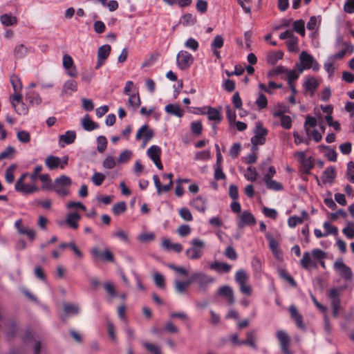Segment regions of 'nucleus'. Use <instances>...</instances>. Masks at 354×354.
Segmentation results:
<instances>
[{"label":"nucleus","mask_w":354,"mask_h":354,"mask_svg":"<svg viewBox=\"0 0 354 354\" xmlns=\"http://www.w3.org/2000/svg\"><path fill=\"white\" fill-rule=\"evenodd\" d=\"M334 268L338 275L344 280V284L339 288H333V317L340 314L342 308L339 305V300L336 296L339 294V290H342L348 287L353 279L351 269L344 263L342 259H337L333 264Z\"/></svg>","instance_id":"f257e3e1"},{"label":"nucleus","mask_w":354,"mask_h":354,"mask_svg":"<svg viewBox=\"0 0 354 354\" xmlns=\"http://www.w3.org/2000/svg\"><path fill=\"white\" fill-rule=\"evenodd\" d=\"M314 113L322 129L325 122L329 127H332V106L321 105L320 108L315 107Z\"/></svg>","instance_id":"f03ea898"},{"label":"nucleus","mask_w":354,"mask_h":354,"mask_svg":"<svg viewBox=\"0 0 354 354\" xmlns=\"http://www.w3.org/2000/svg\"><path fill=\"white\" fill-rule=\"evenodd\" d=\"M72 185L71 179L65 175L56 178L51 188L59 196H67L69 194L68 188Z\"/></svg>","instance_id":"7ed1b4c3"},{"label":"nucleus","mask_w":354,"mask_h":354,"mask_svg":"<svg viewBox=\"0 0 354 354\" xmlns=\"http://www.w3.org/2000/svg\"><path fill=\"white\" fill-rule=\"evenodd\" d=\"M249 275L243 269L239 270L234 276L236 283L239 286L241 293L245 295L252 294V287L248 284Z\"/></svg>","instance_id":"20e7f679"},{"label":"nucleus","mask_w":354,"mask_h":354,"mask_svg":"<svg viewBox=\"0 0 354 354\" xmlns=\"http://www.w3.org/2000/svg\"><path fill=\"white\" fill-rule=\"evenodd\" d=\"M300 63L297 64L299 73H302L304 69L313 68L314 71L318 70V64L313 56L303 51L299 55Z\"/></svg>","instance_id":"39448f33"},{"label":"nucleus","mask_w":354,"mask_h":354,"mask_svg":"<svg viewBox=\"0 0 354 354\" xmlns=\"http://www.w3.org/2000/svg\"><path fill=\"white\" fill-rule=\"evenodd\" d=\"M268 130L264 128L261 122H257L254 131V136L251 138L252 149H256L258 145H263L266 142V136L268 135Z\"/></svg>","instance_id":"423d86ee"},{"label":"nucleus","mask_w":354,"mask_h":354,"mask_svg":"<svg viewBox=\"0 0 354 354\" xmlns=\"http://www.w3.org/2000/svg\"><path fill=\"white\" fill-rule=\"evenodd\" d=\"M194 282L198 285L200 292H206L208 286L214 281V279L209 277L202 272H196L194 273Z\"/></svg>","instance_id":"0eeeda50"},{"label":"nucleus","mask_w":354,"mask_h":354,"mask_svg":"<svg viewBox=\"0 0 354 354\" xmlns=\"http://www.w3.org/2000/svg\"><path fill=\"white\" fill-rule=\"evenodd\" d=\"M335 47L339 49V51L333 55V59H342L347 53L351 54L353 50V46L344 41L341 37L337 39Z\"/></svg>","instance_id":"6e6552de"},{"label":"nucleus","mask_w":354,"mask_h":354,"mask_svg":"<svg viewBox=\"0 0 354 354\" xmlns=\"http://www.w3.org/2000/svg\"><path fill=\"white\" fill-rule=\"evenodd\" d=\"M193 62V56L187 51L180 50L177 55V65L181 70L187 69L192 64Z\"/></svg>","instance_id":"1a4fd4ad"},{"label":"nucleus","mask_w":354,"mask_h":354,"mask_svg":"<svg viewBox=\"0 0 354 354\" xmlns=\"http://www.w3.org/2000/svg\"><path fill=\"white\" fill-rule=\"evenodd\" d=\"M153 131L149 128L148 124H144L137 131L136 138L138 140L142 139L143 147H145L146 144L153 138Z\"/></svg>","instance_id":"9d476101"},{"label":"nucleus","mask_w":354,"mask_h":354,"mask_svg":"<svg viewBox=\"0 0 354 354\" xmlns=\"http://www.w3.org/2000/svg\"><path fill=\"white\" fill-rule=\"evenodd\" d=\"M111 50V47L109 44H105L100 46L97 50V62L95 66V68L98 69L101 67L108 58Z\"/></svg>","instance_id":"9b49d317"},{"label":"nucleus","mask_w":354,"mask_h":354,"mask_svg":"<svg viewBox=\"0 0 354 354\" xmlns=\"http://www.w3.org/2000/svg\"><path fill=\"white\" fill-rule=\"evenodd\" d=\"M17 232L20 234L26 235L30 241H33L35 237V232L33 229L24 226L22 223V220H17L15 223Z\"/></svg>","instance_id":"f8f14e48"},{"label":"nucleus","mask_w":354,"mask_h":354,"mask_svg":"<svg viewBox=\"0 0 354 354\" xmlns=\"http://www.w3.org/2000/svg\"><path fill=\"white\" fill-rule=\"evenodd\" d=\"M92 255L95 259H101L104 261L113 262V254L109 250H105L103 252L100 251L97 248H93L91 250Z\"/></svg>","instance_id":"ddd939ff"},{"label":"nucleus","mask_w":354,"mask_h":354,"mask_svg":"<svg viewBox=\"0 0 354 354\" xmlns=\"http://www.w3.org/2000/svg\"><path fill=\"white\" fill-rule=\"evenodd\" d=\"M255 224L256 219L254 216L248 211L243 212L239 217V227H243L245 225H254Z\"/></svg>","instance_id":"4468645a"},{"label":"nucleus","mask_w":354,"mask_h":354,"mask_svg":"<svg viewBox=\"0 0 354 354\" xmlns=\"http://www.w3.org/2000/svg\"><path fill=\"white\" fill-rule=\"evenodd\" d=\"M77 91V83L74 80H67L62 86L61 96H71Z\"/></svg>","instance_id":"2eb2a0df"},{"label":"nucleus","mask_w":354,"mask_h":354,"mask_svg":"<svg viewBox=\"0 0 354 354\" xmlns=\"http://www.w3.org/2000/svg\"><path fill=\"white\" fill-rule=\"evenodd\" d=\"M246 338L245 339L241 340V343L243 345H246L254 350L258 349V346L257 344V335L256 330H251L246 333L245 334Z\"/></svg>","instance_id":"dca6fc26"},{"label":"nucleus","mask_w":354,"mask_h":354,"mask_svg":"<svg viewBox=\"0 0 354 354\" xmlns=\"http://www.w3.org/2000/svg\"><path fill=\"white\" fill-rule=\"evenodd\" d=\"M205 245H192L186 250V255L190 259H197L201 257L203 254Z\"/></svg>","instance_id":"f3484780"},{"label":"nucleus","mask_w":354,"mask_h":354,"mask_svg":"<svg viewBox=\"0 0 354 354\" xmlns=\"http://www.w3.org/2000/svg\"><path fill=\"white\" fill-rule=\"evenodd\" d=\"M289 312L291 319L295 322L297 327L301 329H305V325L303 322V316L298 312L294 305L289 307Z\"/></svg>","instance_id":"a211bd4d"},{"label":"nucleus","mask_w":354,"mask_h":354,"mask_svg":"<svg viewBox=\"0 0 354 354\" xmlns=\"http://www.w3.org/2000/svg\"><path fill=\"white\" fill-rule=\"evenodd\" d=\"M218 293L224 297L230 305H232L234 303L235 299L233 290L230 286H223L221 287L218 290Z\"/></svg>","instance_id":"6ab92c4d"},{"label":"nucleus","mask_w":354,"mask_h":354,"mask_svg":"<svg viewBox=\"0 0 354 354\" xmlns=\"http://www.w3.org/2000/svg\"><path fill=\"white\" fill-rule=\"evenodd\" d=\"M297 154L301 162V169L305 173H309L310 170L313 167V162L311 158H306V154L304 151H300Z\"/></svg>","instance_id":"aec40b11"},{"label":"nucleus","mask_w":354,"mask_h":354,"mask_svg":"<svg viewBox=\"0 0 354 354\" xmlns=\"http://www.w3.org/2000/svg\"><path fill=\"white\" fill-rule=\"evenodd\" d=\"M301 266L304 269H309L310 268H315L317 266V261L313 258L309 252H305L303 257L300 260Z\"/></svg>","instance_id":"412c9836"},{"label":"nucleus","mask_w":354,"mask_h":354,"mask_svg":"<svg viewBox=\"0 0 354 354\" xmlns=\"http://www.w3.org/2000/svg\"><path fill=\"white\" fill-rule=\"evenodd\" d=\"M165 109L169 114L176 115L178 118H182L184 115V111L177 104H169L165 106Z\"/></svg>","instance_id":"4be33fe9"},{"label":"nucleus","mask_w":354,"mask_h":354,"mask_svg":"<svg viewBox=\"0 0 354 354\" xmlns=\"http://www.w3.org/2000/svg\"><path fill=\"white\" fill-rule=\"evenodd\" d=\"M17 333V323L14 320L7 322L5 328V335L7 339H12Z\"/></svg>","instance_id":"5701e85b"},{"label":"nucleus","mask_w":354,"mask_h":354,"mask_svg":"<svg viewBox=\"0 0 354 354\" xmlns=\"http://www.w3.org/2000/svg\"><path fill=\"white\" fill-rule=\"evenodd\" d=\"M82 125L84 130L91 131L94 129H96L99 127V125L97 123L93 121L88 115H86L82 119Z\"/></svg>","instance_id":"b1692460"},{"label":"nucleus","mask_w":354,"mask_h":354,"mask_svg":"<svg viewBox=\"0 0 354 354\" xmlns=\"http://www.w3.org/2000/svg\"><path fill=\"white\" fill-rule=\"evenodd\" d=\"M1 24L5 26H11L17 24V18L10 14H3L0 17Z\"/></svg>","instance_id":"393cba45"},{"label":"nucleus","mask_w":354,"mask_h":354,"mask_svg":"<svg viewBox=\"0 0 354 354\" xmlns=\"http://www.w3.org/2000/svg\"><path fill=\"white\" fill-rule=\"evenodd\" d=\"M80 218L79 213L71 212L67 215L66 223L73 229H77L78 227L77 221Z\"/></svg>","instance_id":"a878e982"},{"label":"nucleus","mask_w":354,"mask_h":354,"mask_svg":"<svg viewBox=\"0 0 354 354\" xmlns=\"http://www.w3.org/2000/svg\"><path fill=\"white\" fill-rule=\"evenodd\" d=\"M76 138V133L74 131H67L64 134L59 136V143L63 142L66 145H70L74 142Z\"/></svg>","instance_id":"bb28decb"},{"label":"nucleus","mask_w":354,"mask_h":354,"mask_svg":"<svg viewBox=\"0 0 354 354\" xmlns=\"http://www.w3.org/2000/svg\"><path fill=\"white\" fill-rule=\"evenodd\" d=\"M332 233V224L330 221H326L324 224V232L321 230L315 229L314 231L315 235L318 237H324Z\"/></svg>","instance_id":"cd10ccee"},{"label":"nucleus","mask_w":354,"mask_h":354,"mask_svg":"<svg viewBox=\"0 0 354 354\" xmlns=\"http://www.w3.org/2000/svg\"><path fill=\"white\" fill-rule=\"evenodd\" d=\"M64 313L70 315H77L80 313V308L77 304L65 303L63 305Z\"/></svg>","instance_id":"c85d7f7f"},{"label":"nucleus","mask_w":354,"mask_h":354,"mask_svg":"<svg viewBox=\"0 0 354 354\" xmlns=\"http://www.w3.org/2000/svg\"><path fill=\"white\" fill-rule=\"evenodd\" d=\"M45 163L49 169L53 170L59 166L61 159L57 156H49L46 158Z\"/></svg>","instance_id":"c756f323"},{"label":"nucleus","mask_w":354,"mask_h":354,"mask_svg":"<svg viewBox=\"0 0 354 354\" xmlns=\"http://www.w3.org/2000/svg\"><path fill=\"white\" fill-rule=\"evenodd\" d=\"M191 205L199 212H205L206 209L205 200L201 196H197L191 202Z\"/></svg>","instance_id":"7c9ffc66"},{"label":"nucleus","mask_w":354,"mask_h":354,"mask_svg":"<svg viewBox=\"0 0 354 354\" xmlns=\"http://www.w3.org/2000/svg\"><path fill=\"white\" fill-rule=\"evenodd\" d=\"M266 237L268 243H279L282 241L281 234L276 230L268 232L266 234Z\"/></svg>","instance_id":"2f4dec72"},{"label":"nucleus","mask_w":354,"mask_h":354,"mask_svg":"<svg viewBox=\"0 0 354 354\" xmlns=\"http://www.w3.org/2000/svg\"><path fill=\"white\" fill-rule=\"evenodd\" d=\"M210 268L220 272H229L231 269V266L225 263H220L215 261L210 265Z\"/></svg>","instance_id":"473e14b6"},{"label":"nucleus","mask_w":354,"mask_h":354,"mask_svg":"<svg viewBox=\"0 0 354 354\" xmlns=\"http://www.w3.org/2000/svg\"><path fill=\"white\" fill-rule=\"evenodd\" d=\"M147 155L153 161L160 158L161 149L156 145L150 147L147 150Z\"/></svg>","instance_id":"72a5a7b5"},{"label":"nucleus","mask_w":354,"mask_h":354,"mask_svg":"<svg viewBox=\"0 0 354 354\" xmlns=\"http://www.w3.org/2000/svg\"><path fill=\"white\" fill-rule=\"evenodd\" d=\"M207 114L209 120H214L216 123H219L222 120L220 112L214 108L209 107Z\"/></svg>","instance_id":"f704fd0d"},{"label":"nucleus","mask_w":354,"mask_h":354,"mask_svg":"<svg viewBox=\"0 0 354 354\" xmlns=\"http://www.w3.org/2000/svg\"><path fill=\"white\" fill-rule=\"evenodd\" d=\"M316 307L318 308V310L324 314V328L325 330L327 333H330V320L329 318L326 316V313L327 311L326 306L321 304L320 303L317 304Z\"/></svg>","instance_id":"c9c22d12"},{"label":"nucleus","mask_w":354,"mask_h":354,"mask_svg":"<svg viewBox=\"0 0 354 354\" xmlns=\"http://www.w3.org/2000/svg\"><path fill=\"white\" fill-rule=\"evenodd\" d=\"M16 168L17 165L12 164L6 169L5 178L6 181L10 184L12 183L15 180L14 172Z\"/></svg>","instance_id":"e433bc0d"},{"label":"nucleus","mask_w":354,"mask_h":354,"mask_svg":"<svg viewBox=\"0 0 354 354\" xmlns=\"http://www.w3.org/2000/svg\"><path fill=\"white\" fill-rule=\"evenodd\" d=\"M293 30L302 37L305 35V22L302 19L297 20L293 23Z\"/></svg>","instance_id":"4c0bfd02"},{"label":"nucleus","mask_w":354,"mask_h":354,"mask_svg":"<svg viewBox=\"0 0 354 354\" xmlns=\"http://www.w3.org/2000/svg\"><path fill=\"white\" fill-rule=\"evenodd\" d=\"M266 187L268 189L274 190V191H281L283 189V185L274 180H269L268 181H264Z\"/></svg>","instance_id":"58836bf2"},{"label":"nucleus","mask_w":354,"mask_h":354,"mask_svg":"<svg viewBox=\"0 0 354 354\" xmlns=\"http://www.w3.org/2000/svg\"><path fill=\"white\" fill-rule=\"evenodd\" d=\"M28 53V48L22 44L17 45L14 50L17 58H23Z\"/></svg>","instance_id":"ea45409f"},{"label":"nucleus","mask_w":354,"mask_h":354,"mask_svg":"<svg viewBox=\"0 0 354 354\" xmlns=\"http://www.w3.org/2000/svg\"><path fill=\"white\" fill-rule=\"evenodd\" d=\"M297 44L298 39L295 36L286 41L287 47L290 52H297L299 50Z\"/></svg>","instance_id":"a19ab883"},{"label":"nucleus","mask_w":354,"mask_h":354,"mask_svg":"<svg viewBox=\"0 0 354 354\" xmlns=\"http://www.w3.org/2000/svg\"><path fill=\"white\" fill-rule=\"evenodd\" d=\"M283 53L281 51L272 52L268 55L267 61L269 64H275L276 62L283 58Z\"/></svg>","instance_id":"79ce46f5"},{"label":"nucleus","mask_w":354,"mask_h":354,"mask_svg":"<svg viewBox=\"0 0 354 354\" xmlns=\"http://www.w3.org/2000/svg\"><path fill=\"white\" fill-rule=\"evenodd\" d=\"M277 337L281 346L283 345L285 347L286 345H289L290 338L286 332L283 330H279L277 333Z\"/></svg>","instance_id":"37998d69"},{"label":"nucleus","mask_w":354,"mask_h":354,"mask_svg":"<svg viewBox=\"0 0 354 354\" xmlns=\"http://www.w3.org/2000/svg\"><path fill=\"white\" fill-rule=\"evenodd\" d=\"M304 86L306 91L313 93L318 86V83L315 78H309L306 80Z\"/></svg>","instance_id":"c03bdc74"},{"label":"nucleus","mask_w":354,"mask_h":354,"mask_svg":"<svg viewBox=\"0 0 354 354\" xmlns=\"http://www.w3.org/2000/svg\"><path fill=\"white\" fill-rule=\"evenodd\" d=\"M113 212L115 215H120L124 213L127 209L126 203L122 201L115 204L113 206Z\"/></svg>","instance_id":"a18cd8bd"},{"label":"nucleus","mask_w":354,"mask_h":354,"mask_svg":"<svg viewBox=\"0 0 354 354\" xmlns=\"http://www.w3.org/2000/svg\"><path fill=\"white\" fill-rule=\"evenodd\" d=\"M174 289L176 292L178 294L183 295L186 294L187 292V289L183 283V281H180L179 279H176L174 281Z\"/></svg>","instance_id":"49530a36"},{"label":"nucleus","mask_w":354,"mask_h":354,"mask_svg":"<svg viewBox=\"0 0 354 354\" xmlns=\"http://www.w3.org/2000/svg\"><path fill=\"white\" fill-rule=\"evenodd\" d=\"M279 276L288 281L292 286L295 287L297 286V283L295 279L287 272L285 269H281L279 270Z\"/></svg>","instance_id":"de8ad7c7"},{"label":"nucleus","mask_w":354,"mask_h":354,"mask_svg":"<svg viewBox=\"0 0 354 354\" xmlns=\"http://www.w3.org/2000/svg\"><path fill=\"white\" fill-rule=\"evenodd\" d=\"M312 257L317 261H319L321 265L324 267V263L322 261V259L325 257V253L319 249L313 250L312 252Z\"/></svg>","instance_id":"09e8293b"},{"label":"nucleus","mask_w":354,"mask_h":354,"mask_svg":"<svg viewBox=\"0 0 354 354\" xmlns=\"http://www.w3.org/2000/svg\"><path fill=\"white\" fill-rule=\"evenodd\" d=\"M17 192H21L23 194H32L33 192H37L38 188L35 185H23L21 186L19 189H17Z\"/></svg>","instance_id":"8fccbe9b"},{"label":"nucleus","mask_w":354,"mask_h":354,"mask_svg":"<svg viewBox=\"0 0 354 354\" xmlns=\"http://www.w3.org/2000/svg\"><path fill=\"white\" fill-rule=\"evenodd\" d=\"M142 345L147 350L153 354H161L160 347L158 345H155L149 342H143Z\"/></svg>","instance_id":"3c124183"},{"label":"nucleus","mask_w":354,"mask_h":354,"mask_svg":"<svg viewBox=\"0 0 354 354\" xmlns=\"http://www.w3.org/2000/svg\"><path fill=\"white\" fill-rule=\"evenodd\" d=\"M257 106L259 109H263L267 107L268 105V100L266 95L263 93H260L259 97L256 100L255 102Z\"/></svg>","instance_id":"603ef678"},{"label":"nucleus","mask_w":354,"mask_h":354,"mask_svg":"<svg viewBox=\"0 0 354 354\" xmlns=\"http://www.w3.org/2000/svg\"><path fill=\"white\" fill-rule=\"evenodd\" d=\"M105 179V176L102 173L95 172L91 177V181L96 186H100L102 184Z\"/></svg>","instance_id":"864d4df0"},{"label":"nucleus","mask_w":354,"mask_h":354,"mask_svg":"<svg viewBox=\"0 0 354 354\" xmlns=\"http://www.w3.org/2000/svg\"><path fill=\"white\" fill-rule=\"evenodd\" d=\"M132 152L129 150L123 151L119 156L118 158V162L119 164H122L127 162L131 157Z\"/></svg>","instance_id":"5fc2aeb1"},{"label":"nucleus","mask_w":354,"mask_h":354,"mask_svg":"<svg viewBox=\"0 0 354 354\" xmlns=\"http://www.w3.org/2000/svg\"><path fill=\"white\" fill-rule=\"evenodd\" d=\"M155 239V234L153 232H146L140 234L138 240L140 242L153 241Z\"/></svg>","instance_id":"6e6d98bb"},{"label":"nucleus","mask_w":354,"mask_h":354,"mask_svg":"<svg viewBox=\"0 0 354 354\" xmlns=\"http://www.w3.org/2000/svg\"><path fill=\"white\" fill-rule=\"evenodd\" d=\"M128 102L129 105L133 106L135 109H136L138 106H140L141 104V101L140 99V96L138 94H133L129 95Z\"/></svg>","instance_id":"4d7b16f0"},{"label":"nucleus","mask_w":354,"mask_h":354,"mask_svg":"<svg viewBox=\"0 0 354 354\" xmlns=\"http://www.w3.org/2000/svg\"><path fill=\"white\" fill-rule=\"evenodd\" d=\"M323 184L330 183L332 182V167H329L324 172L321 177Z\"/></svg>","instance_id":"13d9d810"},{"label":"nucleus","mask_w":354,"mask_h":354,"mask_svg":"<svg viewBox=\"0 0 354 354\" xmlns=\"http://www.w3.org/2000/svg\"><path fill=\"white\" fill-rule=\"evenodd\" d=\"M17 139L22 143H28L30 140V133L26 131H19L17 135Z\"/></svg>","instance_id":"bf43d9fd"},{"label":"nucleus","mask_w":354,"mask_h":354,"mask_svg":"<svg viewBox=\"0 0 354 354\" xmlns=\"http://www.w3.org/2000/svg\"><path fill=\"white\" fill-rule=\"evenodd\" d=\"M97 151L100 153H102L105 151L107 145L106 138L103 136H100L97 138Z\"/></svg>","instance_id":"052dcab7"},{"label":"nucleus","mask_w":354,"mask_h":354,"mask_svg":"<svg viewBox=\"0 0 354 354\" xmlns=\"http://www.w3.org/2000/svg\"><path fill=\"white\" fill-rule=\"evenodd\" d=\"M179 214L181 216V218L186 221H191L193 220L192 214L188 208H181L179 210Z\"/></svg>","instance_id":"680f3d73"},{"label":"nucleus","mask_w":354,"mask_h":354,"mask_svg":"<svg viewBox=\"0 0 354 354\" xmlns=\"http://www.w3.org/2000/svg\"><path fill=\"white\" fill-rule=\"evenodd\" d=\"M211 157L210 151L209 150H204L198 151L196 153L194 160H207Z\"/></svg>","instance_id":"e2e57ef3"},{"label":"nucleus","mask_w":354,"mask_h":354,"mask_svg":"<svg viewBox=\"0 0 354 354\" xmlns=\"http://www.w3.org/2000/svg\"><path fill=\"white\" fill-rule=\"evenodd\" d=\"M13 108L19 115H26L28 112L27 106L23 102L18 104H14Z\"/></svg>","instance_id":"0e129e2a"},{"label":"nucleus","mask_w":354,"mask_h":354,"mask_svg":"<svg viewBox=\"0 0 354 354\" xmlns=\"http://www.w3.org/2000/svg\"><path fill=\"white\" fill-rule=\"evenodd\" d=\"M241 150V146L240 143H234L230 148L229 153L232 158H236L239 156Z\"/></svg>","instance_id":"69168bd1"},{"label":"nucleus","mask_w":354,"mask_h":354,"mask_svg":"<svg viewBox=\"0 0 354 354\" xmlns=\"http://www.w3.org/2000/svg\"><path fill=\"white\" fill-rule=\"evenodd\" d=\"M183 24L184 26L194 25L196 21V18L190 13L185 14L183 16Z\"/></svg>","instance_id":"338daca9"},{"label":"nucleus","mask_w":354,"mask_h":354,"mask_svg":"<svg viewBox=\"0 0 354 354\" xmlns=\"http://www.w3.org/2000/svg\"><path fill=\"white\" fill-rule=\"evenodd\" d=\"M63 66L65 69L69 70L71 68L74 66V62L72 57L66 54L63 56Z\"/></svg>","instance_id":"774afa93"}]
</instances>
